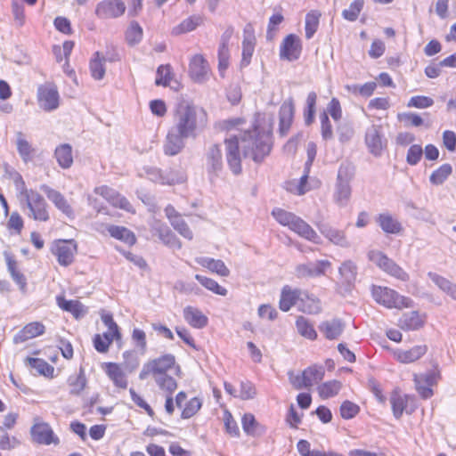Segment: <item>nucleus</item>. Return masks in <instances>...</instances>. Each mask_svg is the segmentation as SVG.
<instances>
[{
    "label": "nucleus",
    "mask_w": 456,
    "mask_h": 456,
    "mask_svg": "<svg viewBox=\"0 0 456 456\" xmlns=\"http://www.w3.org/2000/svg\"><path fill=\"white\" fill-rule=\"evenodd\" d=\"M207 112L186 101L178 102L173 112V124L167 131L163 150L166 155L175 156L185 146V140L195 139L206 127Z\"/></svg>",
    "instance_id": "1"
},
{
    "label": "nucleus",
    "mask_w": 456,
    "mask_h": 456,
    "mask_svg": "<svg viewBox=\"0 0 456 456\" xmlns=\"http://www.w3.org/2000/svg\"><path fill=\"white\" fill-rule=\"evenodd\" d=\"M227 164L234 175L241 172V159L250 157L261 162L271 151V132L261 131L257 126L239 134H231L224 140Z\"/></svg>",
    "instance_id": "2"
},
{
    "label": "nucleus",
    "mask_w": 456,
    "mask_h": 456,
    "mask_svg": "<svg viewBox=\"0 0 456 456\" xmlns=\"http://www.w3.org/2000/svg\"><path fill=\"white\" fill-rule=\"evenodd\" d=\"M175 363V358L171 354L148 361L143 364L139 373V379L144 380L149 376H152L160 389L171 394L176 389L177 384L175 379L167 374V371L174 367Z\"/></svg>",
    "instance_id": "3"
},
{
    "label": "nucleus",
    "mask_w": 456,
    "mask_h": 456,
    "mask_svg": "<svg viewBox=\"0 0 456 456\" xmlns=\"http://www.w3.org/2000/svg\"><path fill=\"white\" fill-rule=\"evenodd\" d=\"M272 216L282 226H287L289 230L298 236L314 242L321 244L322 239L317 232L301 217L294 213L286 211L282 208H275L272 211Z\"/></svg>",
    "instance_id": "4"
},
{
    "label": "nucleus",
    "mask_w": 456,
    "mask_h": 456,
    "mask_svg": "<svg viewBox=\"0 0 456 456\" xmlns=\"http://www.w3.org/2000/svg\"><path fill=\"white\" fill-rule=\"evenodd\" d=\"M20 199L22 207H26L28 210V217L40 222L49 220L50 216L45 200L37 191L27 189L23 181H21L20 188Z\"/></svg>",
    "instance_id": "5"
},
{
    "label": "nucleus",
    "mask_w": 456,
    "mask_h": 456,
    "mask_svg": "<svg viewBox=\"0 0 456 456\" xmlns=\"http://www.w3.org/2000/svg\"><path fill=\"white\" fill-rule=\"evenodd\" d=\"M354 175V167L350 163H342L338 168L333 192V200L340 208L346 207L352 194L351 181Z\"/></svg>",
    "instance_id": "6"
},
{
    "label": "nucleus",
    "mask_w": 456,
    "mask_h": 456,
    "mask_svg": "<svg viewBox=\"0 0 456 456\" xmlns=\"http://www.w3.org/2000/svg\"><path fill=\"white\" fill-rule=\"evenodd\" d=\"M371 296L379 305L387 308H409L412 306V300L407 297L400 295L395 289L388 287L372 285Z\"/></svg>",
    "instance_id": "7"
},
{
    "label": "nucleus",
    "mask_w": 456,
    "mask_h": 456,
    "mask_svg": "<svg viewBox=\"0 0 456 456\" xmlns=\"http://www.w3.org/2000/svg\"><path fill=\"white\" fill-rule=\"evenodd\" d=\"M368 259L384 273L401 281H408L410 280V275L406 271L379 250L369 251Z\"/></svg>",
    "instance_id": "8"
},
{
    "label": "nucleus",
    "mask_w": 456,
    "mask_h": 456,
    "mask_svg": "<svg viewBox=\"0 0 456 456\" xmlns=\"http://www.w3.org/2000/svg\"><path fill=\"white\" fill-rule=\"evenodd\" d=\"M52 251L61 266H69L74 261L77 245L74 240H59L54 243Z\"/></svg>",
    "instance_id": "9"
},
{
    "label": "nucleus",
    "mask_w": 456,
    "mask_h": 456,
    "mask_svg": "<svg viewBox=\"0 0 456 456\" xmlns=\"http://www.w3.org/2000/svg\"><path fill=\"white\" fill-rule=\"evenodd\" d=\"M205 167L211 179L220 175L224 167L223 153L220 145L212 144L207 149Z\"/></svg>",
    "instance_id": "10"
},
{
    "label": "nucleus",
    "mask_w": 456,
    "mask_h": 456,
    "mask_svg": "<svg viewBox=\"0 0 456 456\" xmlns=\"http://www.w3.org/2000/svg\"><path fill=\"white\" fill-rule=\"evenodd\" d=\"M37 100L39 106L45 111H52L59 107L60 96L54 85L46 84L38 87Z\"/></svg>",
    "instance_id": "11"
},
{
    "label": "nucleus",
    "mask_w": 456,
    "mask_h": 456,
    "mask_svg": "<svg viewBox=\"0 0 456 456\" xmlns=\"http://www.w3.org/2000/svg\"><path fill=\"white\" fill-rule=\"evenodd\" d=\"M126 11V5L121 0H104L97 4L95 14L100 19H115Z\"/></svg>",
    "instance_id": "12"
},
{
    "label": "nucleus",
    "mask_w": 456,
    "mask_h": 456,
    "mask_svg": "<svg viewBox=\"0 0 456 456\" xmlns=\"http://www.w3.org/2000/svg\"><path fill=\"white\" fill-rule=\"evenodd\" d=\"M330 266L331 263L329 260L300 264L296 266L295 274L297 278L317 277L325 274L326 270Z\"/></svg>",
    "instance_id": "13"
},
{
    "label": "nucleus",
    "mask_w": 456,
    "mask_h": 456,
    "mask_svg": "<svg viewBox=\"0 0 456 456\" xmlns=\"http://www.w3.org/2000/svg\"><path fill=\"white\" fill-rule=\"evenodd\" d=\"M210 68L207 60L201 54L191 57L189 64V74L197 83H203L209 77Z\"/></svg>",
    "instance_id": "14"
},
{
    "label": "nucleus",
    "mask_w": 456,
    "mask_h": 456,
    "mask_svg": "<svg viewBox=\"0 0 456 456\" xmlns=\"http://www.w3.org/2000/svg\"><path fill=\"white\" fill-rule=\"evenodd\" d=\"M30 434L32 440L40 444H57L59 443L58 437L54 436L53 431L45 422L35 423L31 429Z\"/></svg>",
    "instance_id": "15"
},
{
    "label": "nucleus",
    "mask_w": 456,
    "mask_h": 456,
    "mask_svg": "<svg viewBox=\"0 0 456 456\" xmlns=\"http://www.w3.org/2000/svg\"><path fill=\"white\" fill-rule=\"evenodd\" d=\"M301 49L299 37L290 34L284 38L281 45L280 57L289 61H296L300 56Z\"/></svg>",
    "instance_id": "16"
},
{
    "label": "nucleus",
    "mask_w": 456,
    "mask_h": 456,
    "mask_svg": "<svg viewBox=\"0 0 456 456\" xmlns=\"http://www.w3.org/2000/svg\"><path fill=\"white\" fill-rule=\"evenodd\" d=\"M94 192L102 196L106 199L112 206L116 208H119L127 212L133 211V207L130 202L115 190L108 187V186H100L94 189Z\"/></svg>",
    "instance_id": "17"
},
{
    "label": "nucleus",
    "mask_w": 456,
    "mask_h": 456,
    "mask_svg": "<svg viewBox=\"0 0 456 456\" xmlns=\"http://www.w3.org/2000/svg\"><path fill=\"white\" fill-rule=\"evenodd\" d=\"M414 401V398L408 395H403L397 390H394L390 396V403L392 406L393 415L395 419H399L403 411H405L406 413L411 414L414 409L415 406L411 407L409 410V403H412Z\"/></svg>",
    "instance_id": "18"
},
{
    "label": "nucleus",
    "mask_w": 456,
    "mask_h": 456,
    "mask_svg": "<svg viewBox=\"0 0 456 456\" xmlns=\"http://www.w3.org/2000/svg\"><path fill=\"white\" fill-rule=\"evenodd\" d=\"M165 214L173 228L179 232L181 236L190 240H192L193 233L191 230L172 205L167 206L165 208Z\"/></svg>",
    "instance_id": "19"
},
{
    "label": "nucleus",
    "mask_w": 456,
    "mask_h": 456,
    "mask_svg": "<svg viewBox=\"0 0 456 456\" xmlns=\"http://www.w3.org/2000/svg\"><path fill=\"white\" fill-rule=\"evenodd\" d=\"M41 190L60 211H61L68 218L74 219L75 214L73 208L60 191H55L45 184L41 186Z\"/></svg>",
    "instance_id": "20"
},
{
    "label": "nucleus",
    "mask_w": 456,
    "mask_h": 456,
    "mask_svg": "<svg viewBox=\"0 0 456 456\" xmlns=\"http://www.w3.org/2000/svg\"><path fill=\"white\" fill-rule=\"evenodd\" d=\"M365 142L370 152L374 156H380L385 146L382 139L381 127L372 125L370 126L365 134Z\"/></svg>",
    "instance_id": "21"
},
{
    "label": "nucleus",
    "mask_w": 456,
    "mask_h": 456,
    "mask_svg": "<svg viewBox=\"0 0 456 456\" xmlns=\"http://www.w3.org/2000/svg\"><path fill=\"white\" fill-rule=\"evenodd\" d=\"M256 45V37L253 26L247 24L243 30L242 59L241 66H248L250 63Z\"/></svg>",
    "instance_id": "22"
},
{
    "label": "nucleus",
    "mask_w": 456,
    "mask_h": 456,
    "mask_svg": "<svg viewBox=\"0 0 456 456\" xmlns=\"http://www.w3.org/2000/svg\"><path fill=\"white\" fill-rule=\"evenodd\" d=\"M318 229L320 232L332 244L344 248H347L351 246L344 231L338 230L326 224L318 225Z\"/></svg>",
    "instance_id": "23"
},
{
    "label": "nucleus",
    "mask_w": 456,
    "mask_h": 456,
    "mask_svg": "<svg viewBox=\"0 0 456 456\" xmlns=\"http://www.w3.org/2000/svg\"><path fill=\"white\" fill-rule=\"evenodd\" d=\"M294 117V104L291 99L284 102L279 111V133L284 136L289 132Z\"/></svg>",
    "instance_id": "24"
},
{
    "label": "nucleus",
    "mask_w": 456,
    "mask_h": 456,
    "mask_svg": "<svg viewBox=\"0 0 456 456\" xmlns=\"http://www.w3.org/2000/svg\"><path fill=\"white\" fill-rule=\"evenodd\" d=\"M345 328V322L338 318L324 321L319 326L320 331L330 340L338 338Z\"/></svg>",
    "instance_id": "25"
},
{
    "label": "nucleus",
    "mask_w": 456,
    "mask_h": 456,
    "mask_svg": "<svg viewBox=\"0 0 456 456\" xmlns=\"http://www.w3.org/2000/svg\"><path fill=\"white\" fill-rule=\"evenodd\" d=\"M338 273L346 289H350L354 286L358 273L356 264L352 260H346L339 266Z\"/></svg>",
    "instance_id": "26"
},
{
    "label": "nucleus",
    "mask_w": 456,
    "mask_h": 456,
    "mask_svg": "<svg viewBox=\"0 0 456 456\" xmlns=\"http://www.w3.org/2000/svg\"><path fill=\"white\" fill-rule=\"evenodd\" d=\"M45 332V326L39 322H34L27 324L13 338L15 344L23 343L28 339L34 338Z\"/></svg>",
    "instance_id": "27"
},
{
    "label": "nucleus",
    "mask_w": 456,
    "mask_h": 456,
    "mask_svg": "<svg viewBox=\"0 0 456 456\" xmlns=\"http://www.w3.org/2000/svg\"><path fill=\"white\" fill-rule=\"evenodd\" d=\"M183 318L189 325L195 329L206 327L208 322V317L200 309L191 305L184 307Z\"/></svg>",
    "instance_id": "28"
},
{
    "label": "nucleus",
    "mask_w": 456,
    "mask_h": 456,
    "mask_svg": "<svg viewBox=\"0 0 456 456\" xmlns=\"http://www.w3.org/2000/svg\"><path fill=\"white\" fill-rule=\"evenodd\" d=\"M427 346H415L409 350H397L395 352V358L402 363H411L419 360L427 353Z\"/></svg>",
    "instance_id": "29"
},
{
    "label": "nucleus",
    "mask_w": 456,
    "mask_h": 456,
    "mask_svg": "<svg viewBox=\"0 0 456 456\" xmlns=\"http://www.w3.org/2000/svg\"><path fill=\"white\" fill-rule=\"evenodd\" d=\"M303 292L297 289L292 290L288 286L284 287L281 291L280 299V309L288 312L301 298Z\"/></svg>",
    "instance_id": "30"
},
{
    "label": "nucleus",
    "mask_w": 456,
    "mask_h": 456,
    "mask_svg": "<svg viewBox=\"0 0 456 456\" xmlns=\"http://www.w3.org/2000/svg\"><path fill=\"white\" fill-rule=\"evenodd\" d=\"M107 231L109 232L111 237L119 240L127 245L132 246L136 241V238L134 232L124 226L113 224L108 225Z\"/></svg>",
    "instance_id": "31"
},
{
    "label": "nucleus",
    "mask_w": 456,
    "mask_h": 456,
    "mask_svg": "<svg viewBox=\"0 0 456 456\" xmlns=\"http://www.w3.org/2000/svg\"><path fill=\"white\" fill-rule=\"evenodd\" d=\"M196 262L220 276L227 277L230 274L229 269L222 260H216L209 257H200L196 259Z\"/></svg>",
    "instance_id": "32"
},
{
    "label": "nucleus",
    "mask_w": 456,
    "mask_h": 456,
    "mask_svg": "<svg viewBox=\"0 0 456 456\" xmlns=\"http://www.w3.org/2000/svg\"><path fill=\"white\" fill-rule=\"evenodd\" d=\"M428 278L444 293L450 296L452 298L456 300V284L452 283L446 278L436 273L429 272L428 273Z\"/></svg>",
    "instance_id": "33"
},
{
    "label": "nucleus",
    "mask_w": 456,
    "mask_h": 456,
    "mask_svg": "<svg viewBox=\"0 0 456 456\" xmlns=\"http://www.w3.org/2000/svg\"><path fill=\"white\" fill-rule=\"evenodd\" d=\"M106 372L109 378L113 381L115 386L120 388H126L127 387V379L126 377L120 368V366L117 363L109 362L106 364Z\"/></svg>",
    "instance_id": "34"
},
{
    "label": "nucleus",
    "mask_w": 456,
    "mask_h": 456,
    "mask_svg": "<svg viewBox=\"0 0 456 456\" xmlns=\"http://www.w3.org/2000/svg\"><path fill=\"white\" fill-rule=\"evenodd\" d=\"M377 222L387 233L396 234L402 231L401 224L389 214H380L377 218Z\"/></svg>",
    "instance_id": "35"
},
{
    "label": "nucleus",
    "mask_w": 456,
    "mask_h": 456,
    "mask_svg": "<svg viewBox=\"0 0 456 456\" xmlns=\"http://www.w3.org/2000/svg\"><path fill=\"white\" fill-rule=\"evenodd\" d=\"M232 31H226L222 37V43L218 49V69L221 73L225 70L229 65V49L228 41L231 37Z\"/></svg>",
    "instance_id": "36"
},
{
    "label": "nucleus",
    "mask_w": 456,
    "mask_h": 456,
    "mask_svg": "<svg viewBox=\"0 0 456 456\" xmlns=\"http://www.w3.org/2000/svg\"><path fill=\"white\" fill-rule=\"evenodd\" d=\"M148 175L151 180L159 183L161 184L171 185L183 182V179L177 178L176 175L172 171L164 174L161 170L158 168H151Z\"/></svg>",
    "instance_id": "37"
},
{
    "label": "nucleus",
    "mask_w": 456,
    "mask_h": 456,
    "mask_svg": "<svg viewBox=\"0 0 456 456\" xmlns=\"http://www.w3.org/2000/svg\"><path fill=\"white\" fill-rule=\"evenodd\" d=\"M106 58L99 52L94 53L90 61V72L92 77L96 80H101L105 75Z\"/></svg>",
    "instance_id": "38"
},
{
    "label": "nucleus",
    "mask_w": 456,
    "mask_h": 456,
    "mask_svg": "<svg viewBox=\"0 0 456 456\" xmlns=\"http://www.w3.org/2000/svg\"><path fill=\"white\" fill-rule=\"evenodd\" d=\"M242 428L249 436H260L265 432L264 427L256 422L254 415L245 413L241 419Z\"/></svg>",
    "instance_id": "39"
},
{
    "label": "nucleus",
    "mask_w": 456,
    "mask_h": 456,
    "mask_svg": "<svg viewBox=\"0 0 456 456\" xmlns=\"http://www.w3.org/2000/svg\"><path fill=\"white\" fill-rule=\"evenodd\" d=\"M54 155L62 168H69L73 163L72 148L69 144L57 147Z\"/></svg>",
    "instance_id": "40"
},
{
    "label": "nucleus",
    "mask_w": 456,
    "mask_h": 456,
    "mask_svg": "<svg viewBox=\"0 0 456 456\" xmlns=\"http://www.w3.org/2000/svg\"><path fill=\"white\" fill-rule=\"evenodd\" d=\"M422 319L418 312L412 311L404 314L400 319V326L403 330H414L422 326Z\"/></svg>",
    "instance_id": "41"
},
{
    "label": "nucleus",
    "mask_w": 456,
    "mask_h": 456,
    "mask_svg": "<svg viewBox=\"0 0 456 456\" xmlns=\"http://www.w3.org/2000/svg\"><path fill=\"white\" fill-rule=\"evenodd\" d=\"M5 259H6L7 268H8L9 273H11L12 278L20 286V289L21 290H24L26 288V285H27L26 278L23 275V273H21L18 270V265H17L16 260L9 255H6Z\"/></svg>",
    "instance_id": "42"
},
{
    "label": "nucleus",
    "mask_w": 456,
    "mask_h": 456,
    "mask_svg": "<svg viewBox=\"0 0 456 456\" xmlns=\"http://www.w3.org/2000/svg\"><path fill=\"white\" fill-rule=\"evenodd\" d=\"M324 369L322 366H311L303 371L306 387L309 388L314 384L319 383L324 377Z\"/></svg>",
    "instance_id": "43"
},
{
    "label": "nucleus",
    "mask_w": 456,
    "mask_h": 456,
    "mask_svg": "<svg viewBox=\"0 0 456 456\" xmlns=\"http://www.w3.org/2000/svg\"><path fill=\"white\" fill-rule=\"evenodd\" d=\"M300 302V309L305 313L310 314H318L322 309L319 299L306 293L302 294Z\"/></svg>",
    "instance_id": "44"
},
{
    "label": "nucleus",
    "mask_w": 456,
    "mask_h": 456,
    "mask_svg": "<svg viewBox=\"0 0 456 456\" xmlns=\"http://www.w3.org/2000/svg\"><path fill=\"white\" fill-rule=\"evenodd\" d=\"M202 23V18L200 16H192L183 20L178 26L173 28V35H180L194 30L198 26Z\"/></svg>",
    "instance_id": "45"
},
{
    "label": "nucleus",
    "mask_w": 456,
    "mask_h": 456,
    "mask_svg": "<svg viewBox=\"0 0 456 456\" xmlns=\"http://www.w3.org/2000/svg\"><path fill=\"white\" fill-rule=\"evenodd\" d=\"M68 384L70 387L69 393L71 395H80L86 385V379L84 370L81 369L79 374L70 376L68 379Z\"/></svg>",
    "instance_id": "46"
},
{
    "label": "nucleus",
    "mask_w": 456,
    "mask_h": 456,
    "mask_svg": "<svg viewBox=\"0 0 456 456\" xmlns=\"http://www.w3.org/2000/svg\"><path fill=\"white\" fill-rule=\"evenodd\" d=\"M321 12L318 11H311L305 16V37L310 39L317 31Z\"/></svg>",
    "instance_id": "47"
},
{
    "label": "nucleus",
    "mask_w": 456,
    "mask_h": 456,
    "mask_svg": "<svg viewBox=\"0 0 456 456\" xmlns=\"http://www.w3.org/2000/svg\"><path fill=\"white\" fill-rule=\"evenodd\" d=\"M342 387L341 382L338 380H330L323 383L318 387L319 395L322 398L327 399L333 397L338 394Z\"/></svg>",
    "instance_id": "48"
},
{
    "label": "nucleus",
    "mask_w": 456,
    "mask_h": 456,
    "mask_svg": "<svg viewBox=\"0 0 456 456\" xmlns=\"http://www.w3.org/2000/svg\"><path fill=\"white\" fill-rule=\"evenodd\" d=\"M296 326L298 333L303 337L312 340L316 338V331L314 330L313 325L305 317L299 316L296 321Z\"/></svg>",
    "instance_id": "49"
},
{
    "label": "nucleus",
    "mask_w": 456,
    "mask_h": 456,
    "mask_svg": "<svg viewBox=\"0 0 456 456\" xmlns=\"http://www.w3.org/2000/svg\"><path fill=\"white\" fill-rule=\"evenodd\" d=\"M452 172V167L450 164H443L439 168L431 174L429 181L432 184L440 185L444 183V182L448 178Z\"/></svg>",
    "instance_id": "50"
},
{
    "label": "nucleus",
    "mask_w": 456,
    "mask_h": 456,
    "mask_svg": "<svg viewBox=\"0 0 456 456\" xmlns=\"http://www.w3.org/2000/svg\"><path fill=\"white\" fill-rule=\"evenodd\" d=\"M195 279L207 289L220 295V296H226L227 289L224 287H221L216 281L213 279L196 274Z\"/></svg>",
    "instance_id": "51"
},
{
    "label": "nucleus",
    "mask_w": 456,
    "mask_h": 456,
    "mask_svg": "<svg viewBox=\"0 0 456 456\" xmlns=\"http://www.w3.org/2000/svg\"><path fill=\"white\" fill-rule=\"evenodd\" d=\"M16 144L20 156L25 162H28L31 159L33 149L21 132L17 134Z\"/></svg>",
    "instance_id": "52"
},
{
    "label": "nucleus",
    "mask_w": 456,
    "mask_h": 456,
    "mask_svg": "<svg viewBox=\"0 0 456 456\" xmlns=\"http://www.w3.org/2000/svg\"><path fill=\"white\" fill-rule=\"evenodd\" d=\"M316 100L317 94L314 92H310L306 98V107L304 111L306 125L312 124L314 119Z\"/></svg>",
    "instance_id": "53"
},
{
    "label": "nucleus",
    "mask_w": 456,
    "mask_h": 456,
    "mask_svg": "<svg viewBox=\"0 0 456 456\" xmlns=\"http://www.w3.org/2000/svg\"><path fill=\"white\" fill-rule=\"evenodd\" d=\"M126 38L129 45L138 44L142 38V28L136 21H132L126 33Z\"/></svg>",
    "instance_id": "54"
},
{
    "label": "nucleus",
    "mask_w": 456,
    "mask_h": 456,
    "mask_svg": "<svg viewBox=\"0 0 456 456\" xmlns=\"http://www.w3.org/2000/svg\"><path fill=\"white\" fill-rule=\"evenodd\" d=\"M363 0H354L353 3H351L348 9H345L342 12L343 18L349 21L356 20L361 11L363 8Z\"/></svg>",
    "instance_id": "55"
},
{
    "label": "nucleus",
    "mask_w": 456,
    "mask_h": 456,
    "mask_svg": "<svg viewBox=\"0 0 456 456\" xmlns=\"http://www.w3.org/2000/svg\"><path fill=\"white\" fill-rule=\"evenodd\" d=\"M28 364L35 369L39 374L44 376L51 375L54 369L45 361L38 358H28Z\"/></svg>",
    "instance_id": "56"
},
{
    "label": "nucleus",
    "mask_w": 456,
    "mask_h": 456,
    "mask_svg": "<svg viewBox=\"0 0 456 456\" xmlns=\"http://www.w3.org/2000/svg\"><path fill=\"white\" fill-rule=\"evenodd\" d=\"M57 302L61 309L73 314L76 317L79 316L82 310L80 302L77 300H66L61 297H57Z\"/></svg>",
    "instance_id": "57"
},
{
    "label": "nucleus",
    "mask_w": 456,
    "mask_h": 456,
    "mask_svg": "<svg viewBox=\"0 0 456 456\" xmlns=\"http://www.w3.org/2000/svg\"><path fill=\"white\" fill-rule=\"evenodd\" d=\"M337 134L339 142L344 143L349 142L353 138L354 131L350 123L341 122L337 126Z\"/></svg>",
    "instance_id": "58"
},
{
    "label": "nucleus",
    "mask_w": 456,
    "mask_h": 456,
    "mask_svg": "<svg viewBox=\"0 0 456 456\" xmlns=\"http://www.w3.org/2000/svg\"><path fill=\"white\" fill-rule=\"evenodd\" d=\"M202 403L200 398H191L183 408L181 417L183 419H190L194 416L201 408Z\"/></svg>",
    "instance_id": "59"
},
{
    "label": "nucleus",
    "mask_w": 456,
    "mask_h": 456,
    "mask_svg": "<svg viewBox=\"0 0 456 456\" xmlns=\"http://www.w3.org/2000/svg\"><path fill=\"white\" fill-rule=\"evenodd\" d=\"M321 134L323 140L328 141L333 138V130L328 114L324 111L320 115Z\"/></svg>",
    "instance_id": "60"
},
{
    "label": "nucleus",
    "mask_w": 456,
    "mask_h": 456,
    "mask_svg": "<svg viewBox=\"0 0 456 456\" xmlns=\"http://www.w3.org/2000/svg\"><path fill=\"white\" fill-rule=\"evenodd\" d=\"M171 71L169 65H161L157 69V77L155 80V84L157 86H168L170 82Z\"/></svg>",
    "instance_id": "61"
},
{
    "label": "nucleus",
    "mask_w": 456,
    "mask_h": 456,
    "mask_svg": "<svg viewBox=\"0 0 456 456\" xmlns=\"http://www.w3.org/2000/svg\"><path fill=\"white\" fill-rule=\"evenodd\" d=\"M359 411V406L350 401H345L340 406V415L346 419L354 418Z\"/></svg>",
    "instance_id": "62"
},
{
    "label": "nucleus",
    "mask_w": 456,
    "mask_h": 456,
    "mask_svg": "<svg viewBox=\"0 0 456 456\" xmlns=\"http://www.w3.org/2000/svg\"><path fill=\"white\" fill-rule=\"evenodd\" d=\"M434 101L432 98L423 95L413 96L410 99L407 106L409 108L414 107L418 109H425L432 106Z\"/></svg>",
    "instance_id": "63"
},
{
    "label": "nucleus",
    "mask_w": 456,
    "mask_h": 456,
    "mask_svg": "<svg viewBox=\"0 0 456 456\" xmlns=\"http://www.w3.org/2000/svg\"><path fill=\"white\" fill-rule=\"evenodd\" d=\"M423 155V150L420 145L414 144L410 147L407 152L406 160L408 164L414 166L419 163Z\"/></svg>",
    "instance_id": "64"
}]
</instances>
